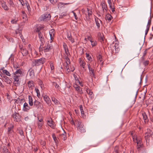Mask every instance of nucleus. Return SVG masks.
Wrapping results in <instances>:
<instances>
[{"label": "nucleus", "instance_id": "nucleus-62", "mask_svg": "<svg viewBox=\"0 0 153 153\" xmlns=\"http://www.w3.org/2000/svg\"><path fill=\"white\" fill-rule=\"evenodd\" d=\"M151 21L150 20H149L148 22L147 25V28H149V27H150V25L151 24Z\"/></svg>", "mask_w": 153, "mask_h": 153}, {"label": "nucleus", "instance_id": "nucleus-50", "mask_svg": "<svg viewBox=\"0 0 153 153\" xmlns=\"http://www.w3.org/2000/svg\"><path fill=\"white\" fill-rule=\"evenodd\" d=\"M18 133L21 135H24V132L21 129H18Z\"/></svg>", "mask_w": 153, "mask_h": 153}, {"label": "nucleus", "instance_id": "nucleus-44", "mask_svg": "<svg viewBox=\"0 0 153 153\" xmlns=\"http://www.w3.org/2000/svg\"><path fill=\"white\" fill-rule=\"evenodd\" d=\"M74 87L75 89L76 90L78 91L79 92V89L80 87L76 84H75L74 86Z\"/></svg>", "mask_w": 153, "mask_h": 153}, {"label": "nucleus", "instance_id": "nucleus-58", "mask_svg": "<svg viewBox=\"0 0 153 153\" xmlns=\"http://www.w3.org/2000/svg\"><path fill=\"white\" fill-rule=\"evenodd\" d=\"M40 143L41 145L43 146H45V141L42 140H41L40 141Z\"/></svg>", "mask_w": 153, "mask_h": 153}, {"label": "nucleus", "instance_id": "nucleus-26", "mask_svg": "<svg viewBox=\"0 0 153 153\" xmlns=\"http://www.w3.org/2000/svg\"><path fill=\"white\" fill-rule=\"evenodd\" d=\"M97 36L99 40L101 42H102L103 41V37L102 36V34L100 33L99 32L98 33Z\"/></svg>", "mask_w": 153, "mask_h": 153}, {"label": "nucleus", "instance_id": "nucleus-34", "mask_svg": "<svg viewBox=\"0 0 153 153\" xmlns=\"http://www.w3.org/2000/svg\"><path fill=\"white\" fill-rule=\"evenodd\" d=\"M112 17L111 15L109 14H107L106 15L105 19L106 20L109 21H111L112 19Z\"/></svg>", "mask_w": 153, "mask_h": 153}, {"label": "nucleus", "instance_id": "nucleus-46", "mask_svg": "<svg viewBox=\"0 0 153 153\" xmlns=\"http://www.w3.org/2000/svg\"><path fill=\"white\" fill-rule=\"evenodd\" d=\"M18 21V19L16 18L15 19H12L11 21V22L12 24H16L17 23Z\"/></svg>", "mask_w": 153, "mask_h": 153}, {"label": "nucleus", "instance_id": "nucleus-19", "mask_svg": "<svg viewBox=\"0 0 153 153\" xmlns=\"http://www.w3.org/2000/svg\"><path fill=\"white\" fill-rule=\"evenodd\" d=\"M142 114L143 116V118L144 120L145 123H147L148 121V119L146 113L144 112H142Z\"/></svg>", "mask_w": 153, "mask_h": 153}, {"label": "nucleus", "instance_id": "nucleus-60", "mask_svg": "<svg viewBox=\"0 0 153 153\" xmlns=\"http://www.w3.org/2000/svg\"><path fill=\"white\" fill-rule=\"evenodd\" d=\"M63 5V3L62 2H59L58 5V8L61 7L62 6V5Z\"/></svg>", "mask_w": 153, "mask_h": 153}, {"label": "nucleus", "instance_id": "nucleus-13", "mask_svg": "<svg viewBox=\"0 0 153 153\" xmlns=\"http://www.w3.org/2000/svg\"><path fill=\"white\" fill-rule=\"evenodd\" d=\"M55 33V31L54 29H51L49 31V34L50 36V38L51 41V42L53 41V37L54 36V34Z\"/></svg>", "mask_w": 153, "mask_h": 153}, {"label": "nucleus", "instance_id": "nucleus-51", "mask_svg": "<svg viewBox=\"0 0 153 153\" xmlns=\"http://www.w3.org/2000/svg\"><path fill=\"white\" fill-rule=\"evenodd\" d=\"M140 140L139 141H137V149L140 148L141 147V145L140 144Z\"/></svg>", "mask_w": 153, "mask_h": 153}, {"label": "nucleus", "instance_id": "nucleus-4", "mask_svg": "<svg viewBox=\"0 0 153 153\" xmlns=\"http://www.w3.org/2000/svg\"><path fill=\"white\" fill-rule=\"evenodd\" d=\"M14 79L13 84L16 86H19L20 85L21 80L20 77L17 75H13Z\"/></svg>", "mask_w": 153, "mask_h": 153}, {"label": "nucleus", "instance_id": "nucleus-48", "mask_svg": "<svg viewBox=\"0 0 153 153\" xmlns=\"http://www.w3.org/2000/svg\"><path fill=\"white\" fill-rule=\"evenodd\" d=\"M35 91H36L37 94V96L38 97H39L40 96V92L38 88H36L35 89Z\"/></svg>", "mask_w": 153, "mask_h": 153}, {"label": "nucleus", "instance_id": "nucleus-40", "mask_svg": "<svg viewBox=\"0 0 153 153\" xmlns=\"http://www.w3.org/2000/svg\"><path fill=\"white\" fill-rule=\"evenodd\" d=\"M68 56L66 55L65 56V58L66 60V61H65L66 63H68L69 64H70L71 62H70V60L68 58Z\"/></svg>", "mask_w": 153, "mask_h": 153}, {"label": "nucleus", "instance_id": "nucleus-57", "mask_svg": "<svg viewBox=\"0 0 153 153\" xmlns=\"http://www.w3.org/2000/svg\"><path fill=\"white\" fill-rule=\"evenodd\" d=\"M68 63H66V65L65 67V69L67 70H68L69 69Z\"/></svg>", "mask_w": 153, "mask_h": 153}, {"label": "nucleus", "instance_id": "nucleus-12", "mask_svg": "<svg viewBox=\"0 0 153 153\" xmlns=\"http://www.w3.org/2000/svg\"><path fill=\"white\" fill-rule=\"evenodd\" d=\"M47 123L48 125L51 128H55V126L54 122L51 119L50 120H48Z\"/></svg>", "mask_w": 153, "mask_h": 153}, {"label": "nucleus", "instance_id": "nucleus-47", "mask_svg": "<svg viewBox=\"0 0 153 153\" xmlns=\"http://www.w3.org/2000/svg\"><path fill=\"white\" fill-rule=\"evenodd\" d=\"M9 3L10 6L12 7H14V4L12 0H9Z\"/></svg>", "mask_w": 153, "mask_h": 153}, {"label": "nucleus", "instance_id": "nucleus-63", "mask_svg": "<svg viewBox=\"0 0 153 153\" xmlns=\"http://www.w3.org/2000/svg\"><path fill=\"white\" fill-rule=\"evenodd\" d=\"M72 12L73 13V14H74V16L75 19L76 20H77L78 18L77 17V15H76V13L75 12H74L73 11H72Z\"/></svg>", "mask_w": 153, "mask_h": 153}, {"label": "nucleus", "instance_id": "nucleus-1", "mask_svg": "<svg viewBox=\"0 0 153 153\" xmlns=\"http://www.w3.org/2000/svg\"><path fill=\"white\" fill-rule=\"evenodd\" d=\"M46 61V59L44 57L41 58L39 59H34L32 63V65L38 66L42 65Z\"/></svg>", "mask_w": 153, "mask_h": 153}, {"label": "nucleus", "instance_id": "nucleus-15", "mask_svg": "<svg viewBox=\"0 0 153 153\" xmlns=\"http://www.w3.org/2000/svg\"><path fill=\"white\" fill-rule=\"evenodd\" d=\"M46 103L48 105H50L51 104V100L49 97L46 95L43 97Z\"/></svg>", "mask_w": 153, "mask_h": 153}, {"label": "nucleus", "instance_id": "nucleus-38", "mask_svg": "<svg viewBox=\"0 0 153 153\" xmlns=\"http://www.w3.org/2000/svg\"><path fill=\"white\" fill-rule=\"evenodd\" d=\"M38 128L39 129H41L42 128V126L43 125V123L37 122Z\"/></svg>", "mask_w": 153, "mask_h": 153}, {"label": "nucleus", "instance_id": "nucleus-24", "mask_svg": "<svg viewBox=\"0 0 153 153\" xmlns=\"http://www.w3.org/2000/svg\"><path fill=\"white\" fill-rule=\"evenodd\" d=\"M28 86V87L31 88V89H32L33 87L34 86V85L33 84V82L32 81H30L28 82H27Z\"/></svg>", "mask_w": 153, "mask_h": 153}, {"label": "nucleus", "instance_id": "nucleus-17", "mask_svg": "<svg viewBox=\"0 0 153 153\" xmlns=\"http://www.w3.org/2000/svg\"><path fill=\"white\" fill-rule=\"evenodd\" d=\"M63 46L66 55L68 56L70 54L68 51L67 46L65 43H64Z\"/></svg>", "mask_w": 153, "mask_h": 153}, {"label": "nucleus", "instance_id": "nucleus-16", "mask_svg": "<svg viewBox=\"0 0 153 153\" xmlns=\"http://www.w3.org/2000/svg\"><path fill=\"white\" fill-rule=\"evenodd\" d=\"M30 108V107L28 105V104L26 102H25L23 105V110L24 111H27Z\"/></svg>", "mask_w": 153, "mask_h": 153}, {"label": "nucleus", "instance_id": "nucleus-52", "mask_svg": "<svg viewBox=\"0 0 153 153\" xmlns=\"http://www.w3.org/2000/svg\"><path fill=\"white\" fill-rule=\"evenodd\" d=\"M85 63L83 61L81 62L80 66L84 68H85Z\"/></svg>", "mask_w": 153, "mask_h": 153}, {"label": "nucleus", "instance_id": "nucleus-8", "mask_svg": "<svg viewBox=\"0 0 153 153\" xmlns=\"http://www.w3.org/2000/svg\"><path fill=\"white\" fill-rule=\"evenodd\" d=\"M53 48V46L52 44H48L44 47L43 51L45 52H48Z\"/></svg>", "mask_w": 153, "mask_h": 153}, {"label": "nucleus", "instance_id": "nucleus-33", "mask_svg": "<svg viewBox=\"0 0 153 153\" xmlns=\"http://www.w3.org/2000/svg\"><path fill=\"white\" fill-rule=\"evenodd\" d=\"M91 45L92 46V47L95 46L97 45V42L93 39V41H91Z\"/></svg>", "mask_w": 153, "mask_h": 153}, {"label": "nucleus", "instance_id": "nucleus-32", "mask_svg": "<svg viewBox=\"0 0 153 153\" xmlns=\"http://www.w3.org/2000/svg\"><path fill=\"white\" fill-rule=\"evenodd\" d=\"M52 101L54 102L55 104L58 105L59 103V102L54 97L51 98Z\"/></svg>", "mask_w": 153, "mask_h": 153}, {"label": "nucleus", "instance_id": "nucleus-27", "mask_svg": "<svg viewBox=\"0 0 153 153\" xmlns=\"http://www.w3.org/2000/svg\"><path fill=\"white\" fill-rule=\"evenodd\" d=\"M3 77L4 78V80L5 82H6L8 84H10V83L11 80L8 77L6 76H3Z\"/></svg>", "mask_w": 153, "mask_h": 153}, {"label": "nucleus", "instance_id": "nucleus-14", "mask_svg": "<svg viewBox=\"0 0 153 153\" xmlns=\"http://www.w3.org/2000/svg\"><path fill=\"white\" fill-rule=\"evenodd\" d=\"M18 74H19L20 76H23L22 71L20 68L17 69L16 71L13 73V75H16Z\"/></svg>", "mask_w": 153, "mask_h": 153}, {"label": "nucleus", "instance_id": "nucleus-20", "mask_svg": "<svg viewBox=\"0 0 153 153\" xmlns=\"http://www.w3.org/2000/svg\"><path fill=\"white\" fill-rule=\"evenodd\" d=\"M41 103L36 100H35L34 102V106L38 108H39L41 106Z\"/></svg>", "mask_w": 153, "mask_h": 153}, {"label": "nucleus", "instance_id": "nucleus-3", "mask_svg": "<svg viewBox=\"0 0 153 153\" xmlns=\"http://www.w3.org/2000/svg\"><path fill=\"white\" fill-rule=\"evenodd\" d=\"M153 134V132L150 129H148L145 135V138L147 143L149 142L150 138Z\"/></svg>", "mask_w": 153, "mask_h": 153}, {"label": "nucleus", "instance_id": "nucleus-56", "mask_svg": "<svg viewBox=\"0 0 153 153\" xmlns=\"http://www.w3.org/2000/svg\"><path fill=\"white\" fill-rule=\"evenodd\" d=\"M49 1L53 4H55L57 2V0H49Z\"/></svg>", "mask_w": 153, "mask_h": 153}, {"label": "nucleus", "instance_id": "nucleus-2", "mask_svg": "<svg viewBox=\"0 0 153 153\" xmlns=\"http://www.w3.org/2000/svg\"><path fill=\"white\" fill-rule=\"evenodd\" d=\"M76 124L78 125L77 129L78 131L82 133L85 132L83 123L80 120H75Z\"/></svg>", "mask_w": 153, "mask_h": 153}, {"label": "nucleus", "instance_id": "nucleus-21", "mask_svg": "<svg viewBox=\"0 0 153 153\" xmlns=\"http://www.w3.org/2000/svg\"><path fill=\"white\" fill-rule=\"evenodd\" d=\"M14 128V126L13 125L11 124L10 125V126L8 128L7 134H9L13 131V129Z\"/></svg>", "mask_w": 153, "mask_h": 153}, {"label": "nucleus", "instance_id": "nucleus-29", "mask_svg": "<svg viewBox=\"0 0 153 153\" xmlns=\"http://www.w3.org/2000/svg\"><path fill=\"white\" fill-rule=\"evenodd\" d=\"M29 76L31 78H33L34 76V73L33 70H29L28 71Z\"/></svg>", "mask_w": 153, "mask_h": 153}, {"label": "nucleus", "instance_id": "nucleus-9", "mask_svg": "<svg viewBox=\"0 0 153 153\" xmlns=\"http://www.w3.org/2000/svg\"><path fill=\"white\" fill-rule=\"evenodd\" d=\"M36 31H37L38 32L39 37V39L40 42H41L42 43H43L44 42V37L43 36L42 34V33L39 31L38 27L37 28Z\"/></svg>", "mask_w": 153, "mask_h": 153}, {"label": "nucleus", "instance_id": "nucleus-49", "mask_svg": "<svg viewBox=\"0 0 153 153\" xmlns=\"http://www.w3.org/2000/svg\"><path fill=\"white\" fill-rule=\"evenodd\" d=\"M86 57L88 59L89 61H91L92 59V58H91V57L90 56L89 54L87 53H86Z\"/></svg>", "mask_w": 153, "mask_h": 153}, {"label": "nucleus", "instance_id": "nucleus-37", "mask_svg": "<svg viewBox=\"0 0 153 153\" xmlns=\"http://www.w3.org/2000/svg\"><path fill=\"white\" fill-rule=\"evenodd\" d=\"M52 136L55 142L56 143H57L58 142V140L54 133L52 134Z\"/></svg>", "mask_w": 153, "mask_h": 153}, {"label": "nucleus", "instance_id": "nucleus-43", "mask_svg": "<svg viewBox=\"0 0 153 153\" xmlns=\"http://www.w3.org/2000/svg\"><path fill=\"white\" fill-rule=\"evenodd\" d=\"M37 118L38 120V122L43 123V119L42 117L38 116L37 117Z\"/></svg>", "mask_w": 153, "mask_h": 153}, {"label": "nucleus", "instance_id": "nucleus-61", "mask_svg": "<svg viewBox=\"0 0 153 153\" xmlns=\"http://www.w3.org/2000/svg\"><path fill=\"white\" fill-rule=\"evenodd\" d=\"M148 50V49H146L145 51H144L143 53V56H145L147 53V51Z\"/></svg>", "mask_w": 153, "mask_h": 153}, {"label": "nucleus", "instance_id": "nucleus-5", "mask_svg": "<svg viewBox=\"0 0 153 153\" xmlns=\"http://www.w3.org/2000/svg\"><path fill=\"white\" fill-rule=\"evenodd\" d=\"M12 117L14 121L19 122L21 121V116L19 114L18 112H15L12 115Z\"/></svg>", "mask_w": 153, "mask_h": 153}, {"label": "nucleus", "instance_id": "nucleus-31", "mask_svg": "<svg viewBox=\"0 0 153 153\" xmlns=\"http://www.w3.org/2000/svg\"><path fill=\"white\" fill-rule=\"evenodd\" d=\"M1 70L2 71V72L6 74V75L8 76H10L11 75L10 73L7 70H3L2 69H1Z\"/></svg>", "mask_w": 153, "mask_h": 153}, {"label": "nucleus", "instance_id": "nucleus-39", "mask_svg": "<svg viewBox=\"0 0 153 153\" xmlns=\"http://www.w3.org/2000/svg\"><path fill=\"white\" fill-rule=\"evenodd\" d=\"M61 137L62 138V139L63 140H65L67 138L66 135V133L65 132L64 134H62L61 135Z\"/></svg>", "mask_w": 153, "mask_h": 153}, {"label": "nucleus", "instance_id": "nucleus-41", "mask_svg": "<svg viewBox=\"0 0 153 153\" xmlns=\"http://www.w3.org/2000/svg\"><path fill=\"white\" fill-rule=\"evenodd\" d=\"M119 148L118 146H116L114 147L113 153H119Z\"/></svg>", "mask_w": 153, "mask_h": 153}, {"label": "nucleus", "instance_id": "nucleus-36", "mask_svg": "<svg viewBox=\"0 0 153 153\" xmlns=\"http://www.w3.org/2000/svg\"><path fill=\"white\" fill-rule=\"evenodd\" d=\"M118 45L117 44L115 43L114 46L115 53H117L119 50L120 49L118 48Z\"/></svg>", "mask_w": 153, "mask_h": 153}, {"label": "nucleus", "instance_id": "nucleus-64", "mask_svg": "<svg viewBox=\"0 0 153 153\" xmlns=\"http://www.w3.org/2000/svg\"><path fill=\"white\" fill-rule=\"evenodd\" d=\"M87 10V8L86 9H82V11L83 13L85 14V11H86Z\"/></svg>", "mask_w": 153, "mask_h": 153}, {"label": "nucleus", "instance_id": "nucleus-53", "mask_svg": "<svg viewBox=\"0 0 153 153\" xmlns=\"http://www.w3.org/2000/svg\"><path fill=\"white\" fill-rule=\"evenodd\" d=\"M149 64V61L148 60H146L143 62V64L145 66Z\"/></svg>", "mask_w": 153, "mask_h": 153}, {"label": "nucleus", "instance_id": "nucleus-54", "mask_svg": "<svg viewBox=\"0 0 153 153\" xmlns=\"http://www.w3.org/2000/svg\"><path fill=\"white\" fill-rule=\"evenodd\" d=\"M70 122L71 123L72 125H74V126H76V122H75L74 121V120H73V119H72L71 120Z\"/></svg>", "mask_w": 153, "mask_h": 153}, {"label": "nucleus", "instance_id": "nucleus-6", "mask_svg": "<svg viewBox=\"0 0 153 153\" xmlns=\"http://www.w3.org/2000/svg\"><path fill=\"white\" fill-rule=\"evenodd\" d=\"M51 18V15L48 13H47L42 15L40 17V19L41 21H46L50 20Z\"/></svg>", "mask_w": 153, "mask_h": 153}, {"label": "nucleus", "instance_id": "nucleus-55", "mask_svg": "<svg viewBox=\"0 0 153 153\" xmlns=\"http://www.w3.org/2000/svg\"><path fill=\"white\" fill-rule=\"evenodd\" d=\"M50 66L51 70H53L54 69V67L53 63L51 62H50Z\"/></svg>", "mask_w": 153, "mask_h": 153}, {"label": "nucleus", "instance_id": "nucleus-25", "mask_svg": "<svg viewBox=\"0 0 153 153\" xmlns=\"http://www.w3.org/2000/svg\"><path fill=\"white\" fill-rule=\"evenodd\" d=\"M21 52L23 56H26L28 53V51L26 48H24L22 50Z\"/></svg>", "mask_w": 153, "mask_h": 153}, {"label": "nucleus", "instance_id": "nucleus-59", "mask_svg": "<svg viewBox=\"0 0 153 153\" xmlns=\"http://www.w3.org/2000/svg\"><path fill=\"white\" fill-rule=\"evenodd\" d=\"M88 94L90 95H91L93 94V92L90 90H88L87 91Z\"/></svg>", "mask_w": 153, "mask_h": 153}, {"label": "nucleus", "instance_id": "nucleus-28", "mask_svg": "<svg viewBox=\"0 0 153 153\" xmlns=\"http://www.w3.org/2000/svg\"><path fill=\"white\" fill-rule=\"evenodd\" d=\"M29 103L30 106H32L33 105V100L32 97L29 95L28 96Z\"/></svg>", "mask_w": 153, "mask_h": 153}, {"label": "nucleus", "instance_id": "nucleus-11", "mask_svg": "<svg viewBox=\"0 0 153 153\" xmlns=\"http://www.w3.org/2000/svg\"><path fill=\"white\" fill-rule=\"evenodd\" d=\"M95 20L96 24L97 26V29L99 30L100 28V25L102 23V22L97 17H95Z\"/></svg>", "mask_w": 153, "mask_h": 153}, {"label": "nucleus", "instance_id": "nucleus-35", "mask_svg": "<svg viewBox=\"0 0 153 153\" xmlns=\"http://www.w3.org/2000/svg\"><path fill=\"white\" fill-rule=\"evenodd\" d=\"M2 152L3 153H9L8 150L6 147L4 146L2 149Z\"/></svg>", "mask_w": 153, "mask_h": 153}, {"label": "nucleus", "instance_id": "nucleus-42", "mask_svg": "<svg viewBox=\"0 0 153 153\" xmlns=\"http://www.w3.org/2000/svg\"><path fill=\"white\" fill-rule=\"evenodd\" d=\"M89 71L90 74L92 75L94 77L95 75L94 70L93 69H91Z\"/></svg>", "mask_w": 153, "mask_h": 153}, {"label": "nucleus", "instance_id": "nucleus-30", "mask_svg": "<svg viewBox=\"0 0 153 153\" xmlns=\"http://www.w3.org/2000/svg\"><path fill=\"white\" fill-rule=\"evenodd\" d=\"M53 85H54L55 88L57 90H59L60 88L59 85L56 82H52Z\"/></svg>", "mask_w": 153, "mask_h": 153}, {"label": "nucleus", "instance_id": "nucleus-18", "mask_svg": "<svg viewBox=\"0 0 153 153\" xmlns=\"http://www.w3.org/2000/svg\"><path fill=\"white\" fill-rule=\"evenodd\" d=\"M1 7L4 10H9L8 7L7 6L6 2H4V1H1Z\"/></svg>", "mask_w": 153, "mask_h": 153}, {"label": "nucleus", "instance_id": "nucleus-10", "mask_svg": "<svg viewBox=\"0 0 153 153\" xmlns=\"http://www.w3.org/2000/svg\"><path fill=\"white\" fill-rule=\"evenodd\" d=\"M25 21H24V20H23V22H22L21 23L20 25H19V27H20V28H19L18 30L16 31V34L21 33L22 29L23 28V26L25 25Z\"/></svg>", "mask_w": 153, "mask_h": 153}, {"label": "nucleus", "instance_id": "nucleus-22", "mask_svg": "<svg viewBox=\"0 0 153 153\" xmlns=\"http://www.w3.org/2000/svg\"><path fill=\"white\" fill-rule=\"evenodd\" d=\"M67 38L72 43L74 42V39L72 38L71 33H68Z\"/></svg>", "mask_w": 153, "mask_h": 153}, {"label": "nucleus", "instance_id": "nucleus-45", "mask_svg": "<svg viewBox=\"0 0 153 153\" xmlns=\"http://www.w3.org/2000/svg\"><path fill=\"white\" fill-rule=\"evenodd\" d=\"M22 17L23 20H24L25 22H26L27 21V18L26 14H24V15H22Z\"/></svg>", "mask_w": 153, "mask_h": 153}, {"label": "nucleus", "instance_id": "nucleus-23", "mask_svg": "<svg viewBox=\"0 0 153 153\" xmlns=\"http://www.w3.org/2000/svg\"><path fill=\"white\" fill-rule=\"evenodd\" d=\"M101 4L102 5V9L103 12H104L105 11L106 12L107 10V5L104 2H101Z\"/></svg>", "mask_w": 153, "mask_h": 153}, {"label": "nucleus", "instance_id": "nucleus-7", "mask_svg": "<svg viewBox=\"0 0 153 153\" xmlns=\"http://www.w3.org/2000/svg\"><path fill=\"white\" fill-rule=\"evenodd\" d=\"M92 11L87 8V10L85 12V15L86 19L88 21L90 20L91 19L90 16L92 15Z\"/></svg>", "mask_w": 153, "mask_h": 153}]
</instances>
